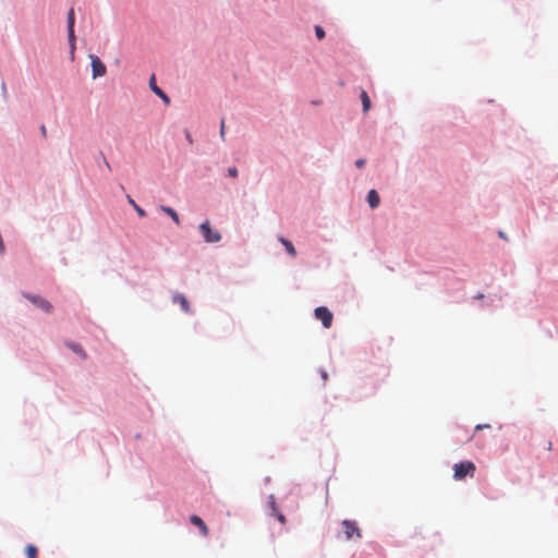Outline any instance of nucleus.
Wrapping results in <instances>:
<instances>
[{
	"label": "nucleus",
	"instance_id": "1",
	"mask_svg": "<svg viewBox=\"0 0 558 558\" xmlns=\"http://www.w3.org/2000/svg\"><path fill=\"white\" fill-rule=\"evenodd\" d=\"M476 466L472 461H463L453 464V478L456 481H462L466 476L474 477Z\"/></svg>",
	"mask_w": 558,
	"mask_h": 558
},
{
	"label": "nucleus",
	"instance_id": "2",
	"mask_svg": "<svg viewBox=\"0 0 558 558\" xmlns=\"http://www.w3.org/2000/svg\"><path fill=\"white\" fill-rule=\"evenodd\" d=\"M199 231L207 243H216L221 240V234L210 228L208 221L203 222L199 226Z\"/></svg>",
	"mask_w": 558,
	"mask_h": 558
},
{
	"label": "nucleus",
	"instance_id": "3",
	"mask_svg": "<svg viewBox=\"0 0 558 558\" xmlns=\"http://www.w3.org/2000/svg\"><path fill=\"white\" fill-rule=\"evenodd\" d=\"M23 296L25 299H27L29 302H32L35 306H37L38 308L43 310L46 313H51L53 310V306L51 305V303L40 295L23 293Z\"/></svg>",
	"mask_w": 558,
	"mask_h": 558
},
{
	"label": "nucleus",
	"instance_id": "4",
	"mask_svg": "<svg viewBox=\"0 0 558 558\" xmlns=\"http://www.w3.org/2000/svg\"><path fill=\"white\" fill-rule=\"evenodd\" d=\"M89 58H90L93 78L104 76L107 72V68L102 63V61L95 54H90Z\"/></svg>",
	"mask_w": 558,
	"mask_h": 558
},
{
	"label": "nucleus",
	"instance_id": "5",
	"mask_svg": "<svg viewBox=\"0 0 558 558\" xmlns=\"http://www.w3.org/2000/svg\"><path fill=\"white\" fill-rule=\"evenodd\" d=\"M315 317L319 319L325 328H330L332 324L333 315L325 306H319L315 310Z\"/></svg>",
	"mask_w": 558,
	"mask_h": 558
},
{
	"label": "nucleus",
	"instance_id": "6",
	"mask_svg": "<svg viewBox=\"0 0 558 558\" xmlns=\"http://www.w3.org/2000/svg\"><path fill=\"white\" fill-rule=\"evenodd\" d=\"M66 22H68L69 43H70V47H71V52L73 53V51L75 49V35H74L75 15H74L73 8L70 9V11L68 12Z\"/></svg>",
	"mask_w": 558,
	"mask_h": 558
},
{
	"label": "nucleus",
	"instance_id": "7",
	"mask_svg": "<svg viewBox=\"0 0 558 558\" xmlns=\"http://www.w3.org/2000/svg\"><path fill=\"white\" fill-rule=\"evenodd\" d=\"M342 527H343L347 539H351L354 535L356 537H361L360 529L357 527V525L354 521L343 520Z\"/></svg>",
	"mask_w": 558,
	"mask_h": 558
},
{
	"label": "nucleus",
	"instance_id": "8",
	"mask_svg": "<svg viewBox=\"0 0 558 558\" xmlns=\"http://www.w3.org/2000/svg\"><path fill=\"white\" fill-rule=\"evenodd\" d=\"M172 302H173V303H178V304H180L181 310H182L184 313H190V312H191L190 304H189V301H187V299L185 298V295H183V294H181V293H175V294H173V296H172Z\"/></svg>",
	"mask_w": 558,
	"mask_h": 558
},
{
	"label": "nucleus",
	"instance_id": "9",
	"mask_svg": "<svg viewBox=\"0 0 558 558\" xmlns=\"http://www.w3.org/2000/svg\"><path fill=\"white\" fill-rule=\"evenodd\" d=\"M190 521L192 524H194L195 526H197L199 529L203 536L208 535V533H209L208 527L201 517L194 514L190 518Z\"/></svg>",
	"mask_w": 558,
	"mask_h": 558
},
{
	"label": "nucleus",
	"instance_id": "10",
	"mask_svg": "<svg viewBox=\"0 0 558 558\" xmlns=\"http://www.w3.org/2000/svg\"><path fill=\"white\" fill-rule=\"evenodd\" d=\"M149 86L151 88V90L157 95L159 96L166 104H169L170 102V98L165 94V92L159 88L156 83H155V76L153 75L149 80Z\"/></svg>",
	"mask_w": 558,
	"mask_h": 558
},
{
	"label": "nucleus",
	"instance_id": "11",
	"mask_svg": "<svg viewBox=\"0 0 558 558\" xmlns=\"http://www.w3.org/2000/svg\"><path fill=\"white\" fill-rule=\"evenodd\" d=\"M367 202H368V205L371 208L374 209V208L378 207V205L380 203V198H379L378 193L375 190L368 191Z\"/></svg>",
	"mask_w": 558,
	"mask_h": 558
},
{
	"label": "nucleus",
	"instance_id": "12",
	"mask_svg": "<svg viewBox=\"0 0 558 558\" xmlns=\"http://www.w3.org/2000/svg\"><path fill=\"white\" fill-rule=\"evenodd\" d=\"M160 210H162L165 214H167L169 217H171V219L174 221L175 225L179 226L181 223L179 215L177 214V211L173 208L168 207V206H160Z\"/></svg>",
	"mask_w": 558,
	"mask_h": 558
},
{
	"label": "nucleus",
	"instance_id": "13",
	"mask_svg": "<svg viewBox=\"0 0 558 558\" xmlns=\"http://www.w3.org/2000/svg\"><path fill=\"white\" fill-rule=\"evenodd\" d=\"M66 345L76 354H78L83 360L87 359L86 352L82 349L80 344L68 342Z\"/></svg>",
	"mask_w": 558,
	"mask_h": 558
},
{
	"label": "nucleus",
	"instance_id": "14",
	"mask_svg": "<svg viewBox=\"0 0 558 558\" xmlns=\"http://www.w3.org/2000/svg\"><path fill=\"white\" fill-rule=\"evenodd\" d=\"M279 241L286 247L289 255H291L292 257H294L296 255V251H295L293 244L289 240L281 236V238H279Z\"/></svg>",
	"mask_w": 558,
	"mask_h": 558
},
{
	"label": "nucleus",
	"instance_id": "15",
	"mask_svg": "<svg viewBox=\"0 0 558 558\" xmlns=\"http://www.w3.org/2000/svg\"><path fill=\"white\" fill-rule=\"evenodd\" d=\"M362 105H363V111L367 112L371 109V99L365 90L361 92L360 95Z\"/></svg>",
	"mask_w": 558,
	"mask_h": 558
},
{
	"label": "nucleus",
	"instance_id": "16",
	"mask_svg": "<svg viewBox=\"0 0 558 558\" xmlns=\"http://www.w3.org/2000/svg\"><path fill=\"white\" fill-rule=\"evenodd\" d=\"M25 553L27 558H37V548L34 545H27Z\"/></svg>",
	"mask_w": 558,
	"mask_h": 558
},
{
	"label": "nucleus",
	"instance_id": "17",
	"mask_svg": "<svg viewBox=\"0 0 558 558\" xmlns=\"http://www.w3.org/2000/svg\"><path fill=\"white\" fill-rule=\"evenodd\" d=\"M269 507L271 509V514L277 513V511H279L274 495L269 496Z\"/></svg>",
	"mask_w": 558,
	"mask_h": 558
},
{
	"label": "nucleus",
	"instance_id": "18",
	"mask_svg": "<svg viewBox=\"0 0 558 558\" xmlns=\"http://www.w3.org/2000/svg\"><path fill=\"white\" fill-rule=\"evenodd\" d=\"M315 34H316V37L320 40L325 37V31L323 29V27L316 25L315 26Z\"/></svg>",
	"mask_w": 558,
	"mask_h": 558
},
{
	"label": "nucleus",
	"instance_id": "19",
	"mask_svg": "<svg viewBox=\"0 0 558 558\" xmlns=\"http://www.w3.org/2000/svg\"><path fill=\"white\" fill-rule=\"evenodd\" d=\"M272 515H275L281 524L287 523L286 517L280 511H277V513H274Z\"/></svg>",
	"mask_w": 558,
	"mask_h": 558
},
{
	"label": "nucleus",
	"instance_id": "20",
	"mask_svg": "<svg viewBox=\"0 0 558 558\" xmlns=\"http://www.w3.org/2000/svg\"><path fill=\"white\" fill-rule=\"evenodd\" d=\"M220 137L222 141L226 138V126H225V119L220 122Z\"/></svg>",
	"mask_w": 558,
	"mask_h": 558
},
{
	"label": "nucleus",
	"instance_id": "21",
	"mask_svg": "<svg viewBox=\"0 0 558 558\" xmlns=\"http://www.w3.org/2000/svg\"><path fill=\"white\" fill-rule=\"evenodd\" d=\"M228 174L232 178H236L238 177V169L235 167H230L228 169Z\"/></svg>",
	"mask_w": 558,
	"mask_h": 558
},
{
	"label": "nucleus",
	"instance_id": "22",
	"mask_svg": "<svg viewBox=\"0 0 558 558\" xmlns=\"http://www.w3.org/2000/svg\"><path fill=\"white\" fill-rule=\"evenodd\" d=\"M134 209L136 210V213H137V215H138L140 217H144V216L146 215L145 210H144V209H142L138 205H136V206L134 207Z\"/></svg>",
	"mask_w": 558,
	"mask_h": 558
},
{
	"label": "nucleus",
	"instance_id": "23",
	"mask_svg": "<svg viewBox=\"0 0 558 558\" xmlns=\"http://www.w3.org/2000/svg\"><path fill=\"white\" fill-rule=\"evenodd\" d=\"M364 165H365V159H363V158L357 159V160L355 161V166H356L357 168H362V167H364Z\"/></svg>",
	"mask_w": 558,
	"mask_h": 558
},
{
	"label": "nucleus",
	"instance_id": "24",
	"mask_svg": "<svg viewBox=\"0 0 558 558\" xmlns=\"http://www.w3.org/2000/svg\"><path fill=\"white\" fill-rule=\"evenodd\" d=\"M40 132H41V134H43V136H44V137H46V136H47V129H46V126H45V125H41V126H40Z\"/></svg>",
	"mask_w": 558,
	"mask_h": 558
},
{
	"label": "nucleus",
	"instance_id": "25",
	"mask_svg": "<svg viewBox=\"0 0 558 558\" xmlns=\"http://www.w3.org/2000/svg\"><path fill=\"white\" fill-rule=\"evenodd\" d=\"M128 202L133 206L135 207L136 206V203L133 201V198L131 196H128Z\"/></svg>",
	"mask_w": 558,
	"mask_h": 558
},
{
	"label": "nucleus",
	"instance_id": "26",
	"mask_svg": "<svg viewBox=\"0 0 558 558\" xmlns=\"http://www.w3.org/2000/svg\"><path fill=\"white\" fill-rule=\"evenodd\" d=\"M489 425H476L475 429L478 430V429H482V428H488Z\"/></svg>",
	"mask_w": 558,
	"mask_h": 558
},
{
	"label": "nucleus",
	"instance_id": "27",
	"mask_svg": "<svg viewBox=\"0 0 558 558\" xmlns=\"http://www.w3.org/2000/svg\"><path fill=\"white\" fill-rule=\"evenodd\" d=\"M322 378H323L324 381H326L327 378H328V375H327V373L325 371L322 372Z\"/></svg>",
	"mask_w": 558,
	"mask_h": 558
},
{
	"label": "nucleus",
	"instance_id": "28",
	"mask_svg": "<svg viewBox=\"0 0 558 558\" xmlns=\"http://www.w3.org/2000/svg\"><path fill=\"white\" fill-rule=\"evenodd\" d=\"M551 448H553V442H551V441H547L546 449H547L548 451H550V450H551Z\"/></svg>",
	"mask_w": 558,
	"mask_h": 558
},
{
	"label": "nucleus",
	"instance_id": "29",
	"mask_svg": "<svg viewBox=\"0 0 558 558\" xmlns=\"http://www.w3.org/2000/svg\"><path fill=\"white\" fill-rule=\"evenodd\" d=\"M105 163H106V165H105V168H108V169L110 170V169H111V167H110L109 162H108L107 160H105Z\"/></svg>",
	"mask_w": 558,
	"mask_h": 558
},
{
	"label": "nucleus",
	"instance_id": "30",
	"mask_svg": "<svg viewBox=\"0 0 558 558\" xmlns=\"http://www.w3.org/2000/svg\"><path fill=\"white\" fill-rule=\"evenodd\" d=\"M499 236H500V238H502V239H505V240H507V236H506V235L504 234V232H501V231L499 232Z\"/></svg>",
	"mask_w": 558,
	"mask_h": 558
}]
</instances>
